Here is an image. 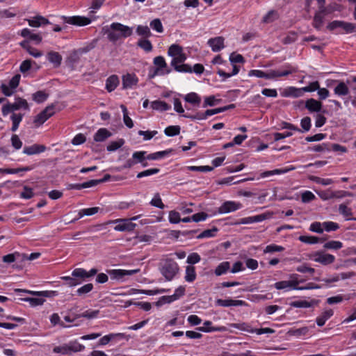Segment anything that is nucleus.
Listing matches in <instances>:
<instances>
[{
    "label": "nucleus",
    "mask_w": 356,
    "mask_h": 356,
    "mask_svg": "<svg viewBox=\"0 0 356 356\" xmlns=\"http://www.w3.org/2000/svg\"><path fill=\"white\" fill-rule=\"evenodd\" d=\"M46 150V147L43 145L34 144L31 146L25 147L23 153L27 155H33L40 154Z\"/></svg>",
    "instance_id": "nucleus-25"
},
{
    "label": "nucleus",
    "mask_w": 356,
    "mask_h": 356,
    "mask_svg": "<svg viewBox=\"0 0 356 356\" xmlns=\"http://www.w3.org/2000/svg\"><path fill=\"white\" fill-rule=\"evenodd\" d=\"M111 136V133L106 128H100L94 135V140L103 142Z\"/></svg>",
    "instance_id": "nucleus-30"
},
{
    "label": "nucleus",
    "mask_w": 356,
    "mask_h": 356,
    "mask_svg": "<svg viewBox=\"0 0 356 356\" xmlns=\"http://www.w3.org/2000/svg\"><path fill=\"white\" fill-rule=\"evenodd\" d=\"M21 76L17 74H15L8 82V83H2L1 90L2 92L6 96H10L14 92L16 88L18 86L20 81Z\"/></svg>",
    "instance_id": "nucleus-11"
},
{
    "label": "nucleus",
    "mask_w": 356,
    "mask_h": 356,
    "mask_svg": "<svg viewBox=\"0 0 356 356\" xmlns=\"http://www.w3.org/2000/svg\"><path fill=\"white\" fill-rule=\"evenodd\" d=\"M339 212L341 214L346 220H355L356 218H352L353 212L352 209L348 207L347 204H341L339 206Z\"/></svg>",
    "instance_id": "nucleus-32"
},
{
    "label": "nucleus",
    "mask_w": 356,
    "mask_h": 356,
    "mask_svg": "<svg viewBox=\"0 0 356 356\" xmlns=\"http://www.w3.org/2000/svg\"><path fill=\"white\" fill-rule=\"evenodd\" d=\"M62 19H63L64 22L67 23L69 24H72L75 26H83L90 24L92 22V19L83 17V16H72V17H65L62 16Z\"/></svg>",
    "instance_id": "nucleus-12"
},
{
    "label": "nucleus",
    "mask_w": 356,
    "mask_h": 356,
    "mask_svg": "<svg viewBox=\"0 0 356 356\" xmlns=\"http://www.w3.org/2000/svg\"><path fill=\"white\" fill-rule=\"evenodd\" d=\"M22 118L23 115L22 114L13 113V115L10 117L11 120L13 122V126L11 128L13 131H15L18 129L19 123L22 120Z\"/></svg>",
    "instance_id": "nucleus-49"
},
{
    "label": "nucleus",
    "mask_w": 356,
    "mask_h": 356,
    "mask_svg": "<svg viewBox=\"0 0 356 356\" xmlns=\"http://www.w3.org/2000/svg\"><path fill=\"white\" fill-rule=\"evenodd\" d=\"M147 152L145 151H138L134 152L132 155V158L135 162V163H143L145 160H147Z\"/></svg>",
    "instance_id": "nucleus-54"
},
{
    "label": "nucleus",
    "mask_w": 356,
    "mask_h": 356,
    "mask_svg": "<svg viewBox=\"0 0 356 356\" xmlns=\"http://www.w3.org/2000/svg\"><path fill=\"white\" fill-rule=\"evenodd\" d=\"M330 31L339 30L341 33H350L355 29V26L349 22L343 21H333L327 25Z\"/></svg>",
    "instance_id": "nucleus-8"
},
{
    "label": "nucleus",
    "mask_w": 356,
    "mask_h": 356,
    "mask_svg": "<svg viewBox=\"0 0 356 356\" xmlns=\"http://www.w3.org/2000/svg\"><path fill=\"white\" fill-rule=\"evenodd\" d=\"M150 204L159 209H164L165 205L162 202V200L159 193L154 194L153 198L150 201Z\"/></svg>",
    "instance_id": "nucleus-60"
},
{
    "label": "nucleus",
    "mask_w": 356,
    "mask_h": 356,
    "mask_svg": "<svg viewBox=\"0 0 356 356\" xmlns=\"http://www.w3.org/2000/svg\"><path fill=\"white\" fill-rule=\"evenodd\" d=\"M122 335L123 334L121 333H117V334L112 333V334H109L108 335H105L99 339V345L105 346V345L108 344L112 339H113L116 337H118V336L121 337Z\"/></svg>",
    "instance_id": "nucleus-58"
},
{
    "label": "nucleus",
    "mask_w": 356,
    "mask_h": 356,
    "mask_svg": "<svg viewBox=\"0 0 356 356\" xmlns=\"http://www.w3.org/2000/svg\"><path fill=\"white\" fill-rule=\"evenodd\" d=\"M108 224H115L114 229L118 232H131L136 227V224L131 222L130 220L122 218L111 220Z\"/></svg>",
    "instance_id": "nucleus-9"
},
{
    "label": "nucleus",
    "mask_w": 356,
    "mask_h": 356,
    "mask_svg": "<svg viewBox=\"0 0 356 356\" xmlns=\"http://www.w3.org/2000/svg\"><path fill=\"white\" fill-rule=\"evenodd\" d=\"M185 102L194 105H199L201 102L200 96L196 92H189L184 96Z\"/></svg>",
    "instance_id": "nucleus-34"
},
{
    "label": "nucleus",
    "mask_w": 356,
    "mask_h": 356,
    "mask_svg": "<svg viewBox=\"0 0 356 356\" xmlns=\"http://www.w3.org/2000/svg\"><path fill=\"white\" fill-rule=\"evenodd\" d=\"M28 294H31L35 296H42L43 298H53L58 296V292L56 291H27Z\"/></svg>",
    "instance_id": "nucleus-38"
},
{
    "label": "nucleus",
    "mask_w": 356,
    "mask_h": 356,
    "mask_svg": "<svg viewBox=\"0 0 356 356\" xmlns=\"http://www.w3.org/2000/svg\"><path fill=\"white\" fill-rule=\"evenodd\" d=\"M150 28L155 31L157 33H163V26L161 23V21L159 19H154L149 23Z\"/></svg>",
    "instance_id": "nucleus-53"
},
{
    "label": "nucleus",
    "mask_w": 356,
    "mask_h": 356,
    "mask_svg": "<svg viewBox=\"0 0 356 356\" xmlns=\"http://www.w3.org/2000/svg\"><path fill=\"white\" fill-rule=\"evenodd\" d=\"M295 68H290L289 70H270L267 72L268 79H276L282 76H288L293 72H296Z\"/></svg>",
    "instance_id": "nucleus-19"
},
{
    "label": "nucleus",
    "mask_w": 356,
    "mask_h": 356,
    "mask_svg": "<svg viewBox=\"0 0 356 356\" xmlns=\"http://www.w3.org/2000/svg\"><path fill=\"white\" fill-rule=\"evenodd\" d=\"M24 302H29L31 307L40 306L44 304L45 299L42 296H37L35 298H24L22 299Z\"/></svg>",
    "instance_id": "nucleus-40"
},
{
    "label": "nucleus",
    "mask_w": 356,
    "mask_h": 356,
    "mask_svg": "<svg viewBox=\"0 0 356 356\" xmlns=\"http://www.w3.org/2000/svg\"><path fill=\"white\" fill-rule=\"evenodd\" d=\"M100 184V181L98 179L90 180L82 184H74L72 186V188L80 190L82 188H90L97 186Z\"/></svg>",
    "instance_id": "nucleus-41"
},
{
    "label": "nucleus",
    "mask_w": 356,
    "mask_h": 356,
    "mask_svg": "<svg viewBox=\"0 0 356 356\" xmlns=\"http://www.w3.org/2000/svg\"><path fill=\"white\" fill-rule=\"evenodd\" d=\"M29 104L26 100L18 97L15 99L13 103L8 102L2 106V113L4 116L8 115L10 113H13L19 110H29Z\"/></svg>",
    "instance_id": "nucleus-5"
},
{
    "label": "nucleus",
    "mask_w": 356,
    "mask_h": 356,
    "mask_svg": "<svg viewBox=\"0 0 356 356\" xmlns=\"http://www.w3.org/2000/svg\"><path fill=\"white\" fill-rule=\"evenodd\" d=\"M140 272V269L136 268L134 270H125V269H113L108 271V274L112 278L124 281V277L131 276Z\"/></svg>",
    "instance_id": "nucleus-14"
},
{
    "label": "nucleus",
    "mask_w": 356,
    "mask_h": 356,
    "mask_svg": "<svg viewBox=\"0 0 356 356\" xmlns=\"http://www.w3.org/2000/svg\"><path fill=\"white\" fill-rule=\"evenodd\" d=\"M99 211V208L96 207H92V208L81 209L78 213L77 219H80L85 216H92V215L97 213Z\"/></svg>",
    "instance_id": "nucleus-44"
},
{
    "label": "nucleus",
    "mask_w": 356,
    "mask_h": 356,
    "mask_svg": "<svg viewBox=\"0 0 356 356\" xmlns=\"http://www.w3.org/2000/svg\"><path fill=\"white\" fill-rule=\"evenodd\" d=\"M93 289V284L88 283L84 284L83 286L79 287L76 290V294L79 296H84L88 293H90Z\"/></svg>",
    "instance_id": "nucleus-62"
},
{
    "label": "nucleus",
    "mask_w": 356,
    "mask_h": 356,
    "mask_svg": "<svg viewBox=\"0 0 356 356\" xmlns=\"http://www.w3.org/2000/svg\"><path fill=\"white\" fill-rule=\"evenodd\" d=\"M171 149L156 152L147 155V160H159L168 156L171 153Z\"/></svg>",
    "instance_id": "nucleus-37"
},
{
    "label": "nucleus",
    "mask_w": 356,
    "mask_h": 356,
    "mask_svg": "<svg viewBox=\"0 0 356 356\" xmlns=\"http://www.w3.org/2000/svg\"><path fill=\"white\" fill-rule=\"evenodd\" d=\"M231 327L238 329L242 331H245L250 333H254V329L251 327L250 325H249L247 323H232L229 325Z\"/></svg>",
    "instance_id": "nucleus-52"
},
{
    "label": "nucleus",
    "mask_w": 356,
    "mask_h": 356,
    "mask_svg": "<svg viewBox=\"0 0 356 356\" xmlns=\"http://www.w3.org/2000/svg\"><path fill=\"white\" fill-rule=\"evenodd\" d=\"M17 260L22 261V254L19 252H15L12 254H8L3 257V261L5 263H13Z\"/></svg>",
    "instance_id": "nucleus-47"
},
{
    "label": "nucleus",
    "mask_w": 356,
    "mask_h": 356,
    "mask_svg": "<svg viewBox=\"0 0 356 356\" xmlns=\"http://www.w3.org/2000/svg\"><path fill=\"white\" fill-rule=\"evenodd\" d=\"M230 269V264L229 261H223L219 264L214 270L216 276H220L227 273Z\"/></svg>",
    "instance_id": "nucleus-35"
},
{
    "label": "nucleus",
    "mask_w": 356,
    "mask_h": 356,
    "mask_svg": "<svg viewBox=\"0 0 356 356\" xmlns=\"http://www.w3.org/2000/svg\"><path fill=\"white\" fill-rule=\"evenodd\" d=\"M164 133L167 136H175L180 133V127L179 126H169L164 130Z\"/></svg>",
    "instance_id": "nucleus-63"
},
{
    "label": "nucleus",
    "mask_w": 356,
    "mask_h": 356,
    "mask_svg": "<svg viewBox=\"0 0 356 356\" xmlns=\"http://www.w3.org/2000/svg\"><path fill=\"white\" fill-rule=\"evenodd\" d=\"M305 108L310 112H319L322 109V104L314 99H309L305 102Z\"/></svg>",
    "instance_id": "nucleus-28"
},
{
    "label": "nucleus",
    "mask_w": 356,
    "mask_h": 356,
    "mask_svg": "<svg viewBox=\"0 0 356 356\" xmlns=\"http://www.w3.org/2000/svg\"><path fill=\"white\" fill-rule=\"evenodd\" d=\"M220 99H217L214 95L205 97L203 107L206 108L207 106H213L218 104L220 102Z\"/></svg>",
    "instance_id": "nucleus-57"
},
{
    "label": "nucleus",
    "mask_w": 356,
    "mask_h": 356,
    "mask_svg": "<svg viewBox=\"0 0 356 356\" xmlns=\"http://www.w3.org/2000/svg\"><path fill=\"white\" fill-rule=\"evenodd\" d=\"M55 113L54 106L53 105L47 106L42 112L38 114L35 119L34 123L37 127L42 125L49 118Z\"/></svg>",
    "instance_id": "nucleus-10"
},
{
    "label": "nucleus",
    "mask_w": 356,
    "mask_h": 356,
    "mask_svg": "<svg viewBox=\"0 0 356 356\" xmlns=\"http://www.w3.org/2000/svg\"><path fill=\"white\" fill-rule=\"evenodd\" d=\"M26 21L30 26L38 28L46 24H50V22L43 16L36 15L27 19Z\"/></svg>",
    "instance_id": "nucleus-20"
},
{
    "label": "nucleus",
    "mask_w": 356,
    "mask_h": 356,
    "mask_svg": "<svg viewBox=\"0 0 356 356\" xmlns=\"http://www.w3.org/2000/svg\"><path fill=\"white\" fill-rule=\"evenodd\" d=\"M315 198L314 194L309 191H304L301 193V200L303 203H308Z\"/></svg>",
    "instance_id": "nucleus-64"
},
{
    "label": "nucleus",
    "mask_w": 356,
    "mask_h": 356,
    "mask_svg": "<svg viewBox=\"0 0 356 356\" xmlns=\"http://www.w3.org/2000/svg\"><path fill=\"white\" fill-rule=\"evenodd\" d=\"M216 305L220 307H228L232 306H244L246 303L245 301L240 300L217 299L216 300Z\"/></svg>",
    "instance_id": "nucleus-22"
},
{
    "label": "nucleus",
    "mask_w": 356,
    "mask_h": 356,
    "mask_svg": "<svg viewBox=\"0 0 356 356\" xmlns=\"http://www.w3.org/2000/svg\"><path fill=\"white\" fill-rule=\"evenodd\" d=\"M308 257L311 260L325 266L332 264L335 261V257L334 255L325 253L323 251L312 252Z\"/></svg>",
    "instance_id": "nucleus-7"
},
{
    "label": "nucleus",
    "mask_w": 356,
    "mask_h": 356,
    "mask_svg": "<svg viewBox=\"0 0 356 356\" xmlns=\"http://www.w3.org/2000/svg\"><path fill=\"white\" fill-rule=\"evenodd\" d=\"M316 193L320 197V198L322 199L323 200H327L332 199V198H334L337 197V193L332 191L330 189L326 190V191H316Z\"/></svg>",
    "instance_id": "nucleus-43"
},
{
    "label": "nucleus",
    "mask_w": 356,
    "mask_h": 356,
    "mask_svg": "<svg viewBox=\"0 0 356 356\" xmlns=\"http://www.w3.org/2000/svg\"><path fill=\"white\" fill-rule=\"evenodd\" d=\"M136 33L138 35L145 38H149L152 35L150 29L147 26H138L136 28Z\"/></svg>",
    "instance_id": "nucleus-55"
},
{
    "label": "nucleus",
    "mask_w": 356,
    "mask_h": 356,
    "mask_svg": "<svg viewBox=\"0 0 356 356\" xmlns=\"http://www.w3.org/2000/svg\"><path fill=\"white\" fill-rule=\"evenodd\" d=\"M33 169L31 167H25L22 168H0V174H17L20 172L30 171Z\"/></svg>",
    "instance_id": "nucleus-46"
},
{
    "label": "nucleus",
    "mask_w": 356,
    "mask_h": 356,
    "mask_svg": "<svg viewBox=\"0 0 356 356\" xmlns=\"http://www.w3.org/2000/svg\"><path fill=\"white\" fill-rule=\"evenodd\" d=\"M47 57V60L55 67L59 66L61 63L62 57L58 52L51 51L48 53Z\"/></svg>",
    "instance_id": "nucleus-36"
},
{
    "label": "nucleus",
    "mask_w": 356,
    "mask_h": 356,
    "mask_svg": "<svg viewBox=\"0 0 356 356\" xmlns=\"http://www.w3.org/2000/svg\"><path fill=\"white\" fill-rule=\"evenodd\" d=\"M203 325L204 326L199 327L197 328V330L203 332H225L227 330V327L225 326H212V323L209 321H204Z\"/></svg>",
    "instance_id": "nucleus-21"
},
{
    "label": "nucleus",
    "mask_w": 356,
    "mask_h": 356,
    "mask_svg": "<svg viewBox=\"0 0 356 356\" xmlns=\"http://www.w3.org/2000/svg\"><path fill=\"white\" fill-rule=\"evenodd\" d=\"M139 79L134 73H127L122 76L123 89H132L138 83Z\"/></svg>",
    "instance_id": "nucleus-15"
},
{
    "label": "nucleus",
    "mask_w": 356,
    "mask_h": 356,
    "mask_svg": "<svg viewBox=\"0 0 356 356\" xmlns=\"http://www.w3.org/2000/svg\"><path fill=\"white\" fill-rule=\"evenodd\" d=\"M87 275V270L81 268H75L72 272V276L76 277L79 281H81V282L88 279Z\"/></svg>",
    "instance_id": "nucleus-39"
},
{
    "label": "nucleus",
    "mask_w": 356,
    "mask_h": 356,
    "mask_svg": "<svg viewBox=\"0 0 356 356\" xmlns=\"http://www.w3.org/2000/svg\"><path fill=\"white\" fill-rule=\"evenodd\" d=\"M280 95L284 97L298 98L302 97V92L301 88L289 86L280 90Z\"/></svg>",
    "instance_id": "nucleus-18"
},
{
    "label": "nucleus",
    "mask_w": 356,
    "mask_h": 356,
    "mask_svg": "<svg viewBox=\"0 0 356 356\" xmlns=\"http://www.w3.org/2000/svg\"><path fill=\"white\" fill-rule=\"evenodd\" d=\"M332 309H329L323 311L322 314L316 318V324L321 327L325 325V322L333 315Z\"/></svg>",
    "instance_id": "nucleus-31"
},
{
    "label": "nucleus",
    "mask_w": 356,
    "mask_h": 356,
    "mask_svg": "<svg viewBox=\"0 0 356 356\" xmlns=\"http://www.w3.org/2000/svg\"><path fill=\"white\" fill-rule=\"evenodd\" d=\"M298 275L293 274L290 276L289 280H284L275 282L274 287L277 290H283L284 291H290L292 290H305L309 289L311 287L299 286V284L302 282L298 280Z\"/></svg>",
    "instance_id": "nucleus-4"
},
{
    "label": "nucleus",
    "mask_w": 356,
    "mask_h": 356,
    "mask_svg": "<svg viewBox=\"0 0 356 356\" xmlns=\"http://www.w3.org/2000/svg\"><path fill=\"white\" fill-rule=\"evenodd\" d=\"M84 349V346L81 344H74V345H63L56 346L54 348L53 351L56 353H59L61 355H67L70 353L72 351H81Z\"/></svg>",
    "instance_id": "nucleus-17"
},
{
    "label": "nucleus",
    "mask_w": 356,
    "mask_h": 356,
    "mask_svg": "<svg viewBox=\"0 0 356 356\" xmlns=\"http://www.w3.org/2000/svg\"><path fill=\"white\" fill-rule=\"evenodd\" d=\"M179 270V265L174 259H165L160 263L159 271L166 281L172 280Z\"/></svg>",
    "instance_id": "nucleus-3"
},
{
    "label": "nucleus",
    "mask_w": 356,
    "mask_h": 356,
    "mask_svg": "<svg viewBox=\"0 0 356 356\" xmlns=\"http://www.w3.org/2000/svg\"><path fill=\"white\" fill-rule=\"evenodd\" d=\"M197 277L195 268L193 266H187L185 269L184 280L187 282H193Z\"/></svg>",
    "instance_id": "nucleus-33"
},
{
    "label": "nucleus",
    "mask_w": 356,
    "mask_h": 356,
    "mask_svg": "<svg viewBox=\"0 0 356 356\" xmlns=\"http://www.w3.org/2000/svg\"><path fill=\"white\" fill-rule=\"evenodd\" d=\"M150 107L152 110L163 112L171 108V106L165 102L157 99L150 102Z\"/></svg>",
    "instance_id": "nucleus-27"
},
{
    "label": "nucleus",
    "mask_w": 356,
    "mask_h": 356,
    "mask_svg": "<svg viewBox=\"0 0 356 356\" xmlns=\"http://www.w3.org/2000/svg\"><path fill=\"white\" fill-rule=\"evenodd\" d=\"M168 56L172 58L170 65L178 72L191 73L192 67L184 64L187 56L182 47L177 44H171L168 49Z\"/></svg>",
    "instance_id": "nucleus-1"
},
{
    "label": "nucleus",
    "mask_w": 356,
    "mask_h": 356,
    "mask_svg": "<svg viewBox=\"0 0 356 356\" xmlns=\"http://www.w3.org/2000/svg\"><path fill=\"white\" fill-rule=\"evenodd\" d=\"M241 208L242 204L240 202L235 201H226L218 208V212L220 214H225L235 211Z\"/></svg>",
    "instance_id": "nucleus-16"
},
{
    "label": "nucleus",
    "mask_w": 356,
    "mask_h": 356,
    "mask_svg": "<svg viewBox=\"0 0 356 356\" xmlns=\"http://www.w3.org/2000/svg\"><path fill=\"white\" fill-rule=\"evenodd\" d=\"M323 247L325 249L339 250L343 247V243L339 241H330L326 242Z\"/></svg>",
    "instance_id": "nucleus-61"
},
{
    "label": "nucleus",
    "mask_w": 356,
    "mask_h": 356,
    "mask_svg": "<svg viewBox=\"0 0 356 356\" xmlns=\"http://www.w3.org/2000/svg\"><path fill=\"white\" fill-rule=\"evenodd\" d=\"M348 92V87L343 82H339V84L334 88V93L338 96L347 95Z\"/></svg>",
    "instance_id": "nucleus-42"
},
{
    "label": "nucleus",
    "mask_w": 356,
    "mask_h": 356,
    "mask_svg": "<svg viewBox=\"0 0 356 356\" xmlns=\"http://www.w3.org/2000/svg\"><path fill=\"white\" fill-rule=\"evenodd\" d=\"M155 69L153 72H149V78H154L156 76H164L170 73L171 70L168 67L165 58L161 56H156L153 60Z\"/></svg>",
    "instance_id": "nucleus-6"
},
{
    "label": "nucleus",
    "mask_w": 356,
    "mask_h": 356,
    "mask_svg": "<svg viewBox=\"0 0 356 356\" xmlns=\"http://www.w3.org/2000/svg\"><path fill=\"white\" fill-rule=\"evenodd\" d=\"M138 46L143 49L146 53L151 52L153 49V46L151 42L147 39H140L137 42Z\"/></svg>",
    "instance_id": "nucleus-45"
},
{
    "label": "nucleus",
    "mask_w": 356,
    "mask_h": 356,
    "mask_svg": "<svg viewBox=\"0 0 356 356\" xmlns=\"http://www.w3.org/2000/svg\"><path fill=\"white\" fill-rule=\"evenodd\" d=\"M278 17L277 13L275 10L268 12L262 19V22L265 24H269L274 22Z\"/></svg>",
    "instance_id": "nucleus-50"
},
{
    "label": "nucleus",
    "mask_w": 356,
    "mask_h": 356,
    "mask_svg": "<svg viewBox=\"0 0 356 356\" xmlns=\"http://www.w3.org/2000/svg\"><path fill=\"white\" fill-rule=\"evenodd\" d=\"M293 170H295V167L291 166V167L284 168H281V169H275L273 170L264 171L260 174L259 177L264 179V178L268 177L270 176L280 175L287 173L289 171H291Z\"/></svg>",
    "instance_id": "nucleus-23"
},
{
    "label": "nucleus",
    "mask_w": 356,
    "mask_h": 356,
    "mask_svg": "<svg viewBox=\"0 0 356 356\" xmlns=\"http://www.w3.org/2000/svg\"><path fill=\"white\" fill-rule=\"evenodd\" d=\"M124 143V140L123 139H118V140L112 141L108 145L106 149L108 152H114L121 147Z\"/></svg>",
    "instance_id": "nucleus-56"
},
{
    "label": "nucleus",
    "mask_w": 356,
    "mask_h": 356,
    "mask_svg": "<svg viewBox=\"0 0 356 356\" xmlns=\"http://www.w3.org/2000/svg\"><path fill=\"white\" fill-rule=\"evenodd\" d=\"M20 35L23 38H28L30 40L34 41L36 44H39L42 41V36L40 34L35 33L27 28L23 29L20 32Z\"/></svg>",
    "instance_id": "nucleus-26"
},
{
    "label": "nucleus",
    "mask_w": 356,
    "mask_h": 356,
    "mask_svg": "<svg viewBox=\"0 0 356 356\" xmlns=\"http://www.w3.org/2000/svg\"><path fill=\"white\" fill-rule=\"evenodd\" d=\"M120 81L117 75H111L106 80V89L108 92L113 91L119 85Z\"/></svg>",
    "instance_id": "nucleus-29"
},
{
    "label": "nucleus",
    "mask_w": 356,
    "mask_h": 356,
    "mask_svg": "<svg viewBox=\"0 0 356 356\" xmlns=\"http://www.w3.org/2000/svg\"><path fill=\"white\" fill-rule=\"evenodd\" d=\"M313 305V302H309L305 300L293 301L290 303L291 307L296 308H309L312 307Z\"/></svg>",
    "instance_id": "nucleus-48"
},
{
    "label": "nucleus",
    "mask_w": 356,
    "mask_h": 356,
    "mask_svg": "<svg viewBox=\"0 0 356 356\" xmlns=\"http://www.w3.org/2000/svg\"><path fill=\"white\" fill-rule=\"evenodd\" d=\"M208 44L213 51L217 52L224 48V38L222 37H216L208 40Z\"/></svg>",
    "instance_id": "nucleus-24"
},
{
    "label": "nucleus",
    "mask_w": 356,
    "mask_h": 356,
    "mask_svg": "<svg viewBox=\"0 0 356 356\" xmlns=\"http://www.w3.org/2000/svg\"><path fill=\"white\" fill-rule=\"evenodd\" d=\"M103 31L111 42H116L122 38H127L133 33L132 28L118 22L112 23L109 26H104Z\"/></svg>",
    "instance_id": "nucleus-2"
},
{
    "label": "nucleus",
    "mask_w": 356,
    "mask_h": 356,
    "mask_svg": "<svg viewBox=\"0 0 356 356\" xmlns=\"http://www.w3.org/2000/svg\"><path fill=\"white\" fill-rule=\"evenodd\" d=\"M323 9L317 13L314 18V26L315 28L319 29L323 24L324 15L323 14Z\"/></svg>",
    "instance_id": "nucleus-51"
},
{
    "label": "nucleus",
    "mask_w": 356,
    "mask_h": 356,
    "mask_svg": "<svg viewBox=\"0 0 356 356\" xmlns=\"http://www.w3.org/2000/svg\"><path fill=\"white\" fill-rule=\"evenodd\" d=\"M48 94L44 91H38L33 94V99L37 103H42L47 100Z\"/></svg>",
    "instance_id": "nucleus-59"
},
{
    "label": "nucleus",
    "mask_w": 356,
    "mask_h": 356,
    "mask_svg": "<svg viewBox=\"0 0 356 356\" xmlns=\"http://www.w3.org/2000/svg\"><path fill=\"white\" fill-rule=\"evenodd\" d=\"M169 291V289H158L152 290H139L136 289H130L126 293H118L119 296H131L136 294H145L147 296H154L160 293H163Z\"/></svg>",
    "instance_id": "nucleus-13"
}]
</instances>
